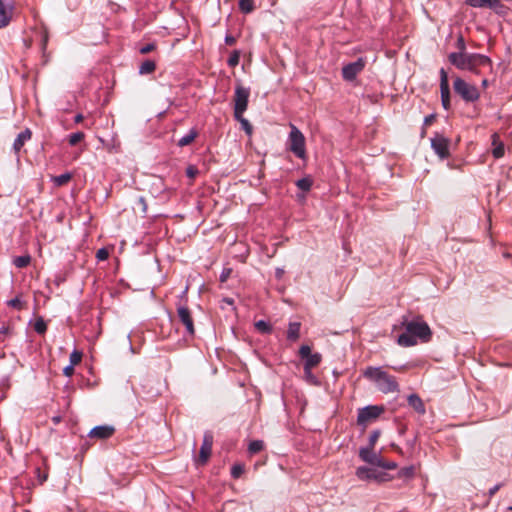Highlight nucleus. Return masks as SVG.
Wrapping results in <instances>:
<instances>
[{
	"label": "nucleus",
	"mask_w": 512,
	"mask_h": 512,
	"mask_svg": "<svg viewBox=\"0 0 512 512\" xmlns=\"http://www.w3.org/2000/svg\"><path fill=\"white\" fill-rule=\"evenodd\" d=\"M432 336L429 325L422 320H412L406 323L405 332L397 338V343L402 347H411L421 342H429Z\"/></svg>",
	"instance_id": "nucleus-1"
},
{
	"label": "nucleus",
	"mask_w": 512,
	"mask_h": 512,
	"mask_svg": "<svg viewBox=\"0 0 512 512\" xmlns=\"http://www.w3.org/2000/svg\"><path fill=\"white\" fill-rule=\"evenodd\" d=\"M362 375L365 379L374 383L377 389L384 394L399 391L396 378L384 371L382 367L368 366L363 370Z\"/></svg>",
	"instance_id": "nucleus-2"
},
{
	"label": "nucleus",
	"mask_w": 512,
	"mask_h": 512,
	"mask_svg": "<svg viewBox=\"0 0 512 512\" xmlns=\"http://www.w3.org/2000/svg\"><path fill=\"white\" fill-rule=\"evenodd\" d=\"M449 62L459 70H467L478 73V67L491 65V59L479 53H450Z\"/></svg>",
	"instance_id": "nucleus-3"
},
{
	"label": "nucleus",
	"mask_w": 512,
	"mask_h": 512,
	"mask_svg": "<svg viewBox=\"0 0 512 512\" xmlns=\"http://www.w3.org/2000/svg\"><path fill=\"white\" fill-rule=\"evenodd\" d=\"M290 132L287 138V149L297 158L305 160L307 158L306 139L304 134L292 123L289 124Z\"/></svg>",
	"instance_id": "nucleus-4"
},
{
	"label": "nucleus",
	"mask_w": 512,
	"mask_h": 512,
	"mask_svg": "<svg viewBox=\"0 0 512 512\" xmlns=\"http://www.w3.org/2000/svg\"><path fill=\"white\" fill-rule=\"evenodd\" d=\"M453 89L465 102H475L480 98L478 88L460 77L455 78Z\"/></svg>",
	"instance_id": "nucleus-5"
},
{
	"label": "nucleus",
	"mask_w": 512,
	"mask_h": 512,
	"mask_svg": "<svg viewBox=\"0 0 512 512\" xmlns=\"http://www.w3.org/2000/svg\"><path fill=\"white\" fill-rule=\"evenodd\" d=\"M250 96V88L238 83L234 92V118H239L247 110Z\"/></svg>",
	"instance_id": "nucleus-6"
},
{
	"label": "nucleus",
	"mask_w": 512,
	"mask_h": 512,
	"mask_svg": "<svg viewBox=\"0 0 512 512\" xmlns=\"http://www.w3.org/2000/svg\"><path fill=\"white\" fill-rule=\"evenodd\" d=\"M449 146L450 139L440 133H435L434 137L431 138V148L442 160L450 156Z\"/></svg>",
	"instance_id": "nucleus-7"
},
{
	"label": "nucleus",
	"mask_w": 512,
	"mask_h": 512,
	"mask_svg": "<svg viewBox=\"0 0 512 512\" xmlns=\"http://www.w3.org/2000/svg\"><path fill=\"white\" fill-rule=\"evenodd\" d=\"M177 316L179 321L185 326L186 334L194 336V321L190 309L185 304L179 303L177 305Z\"/></svg>",
	"instance_id": "nucleus-8"
},
{
	"label": "nucleus",
	"mask_w": 512,
	"mask_h": 512,
	"mask_svg": "<svg viewBox=\"0 0 512 512\" xmlns=\"http://www.w3.org/2000/svg\"><path fill=\"white\" fill-rule=\"evenodd\" d=\"M383 412V407L377 405H369L359 409L357 415V423L359 425H366L371 420L377 419Z\"/></svg>",
	"instance_id": "nucleus-9"
},
{
	"label": "nucleus",
	"mask_w": 512,
	"mask_h": 512,
	"mask_svg": "<svg viewBox=\"0 0 512 512\" xmlns=\"http://www.w3.org/2000/svg\"><path fill=\"white\" fill-rule=\"evenodd\" d=\"M299 356L305 360L304 370L314 368L322 361V355L318 352L311 353V348L308 345H302L299 349Z\"/></svg>",
	"instance_id": "nucleus-10"
},
{
	"label": "nucleus",
	"mask_w": 512,
	"mask_h": 512,
	"mask_svg": "<svg viewBox=\"0 0 512 512\" xmlns=\"http://www.w3.org/2000/svg\"><path fill=\"white\" fill-rule=\"evenodd\" d=\"M213 434L211 431H206L203 435V442L200 447L199 457L197 459V463L200 465H205L209 460L212 453L213 446Z\"/></svg>",
	"instance_id": "nucleus-11"
},
{
	"label": "nucleus",
	"mask_w": 512,
	"mask_h": 512,
	"mask_svg": "<svg viewBox=\"0 0 512 512\" xmlns=\"http://www.w3.org/2000/svg\"><path fill=\"white\" fill-rule=\"evenodd\" d=\"M365 60L358 58L355 62L348 63L342 68V77L346 81H353L365 67Z\"/></svg>",
	"instance_id": "nucleus-12"
},
{
	"label": "nucleus",
	"mask_w": 512,
	"mask_h": 512,
	"mask_svg": "<svg viewBox=\"0 0 512 512\" xmlns=\"http://www.w3.org/2000/svg\"><path fill=\"white\" fill-rule=\"evenodd\" d=\"M440 93H441V102L442 106L445 110H449L450 103V88L448 82V74L444 68L440 69Z\"/></svg>",
	"instance_id": "nucleus-13"
},
{
	"label": "nucleus",
	"mask_w": 512,
	"mask_h": 512,
	"mask_svg": "<svg viewBox=\"0 0 512 512\" xmlns=\"http://www.w3.org/2000/svg\"><path fill=\"white\" fill-rule=\"evenodd\" d=\"M359 457L362 461L373 465L378 466L381 456L374 452V448L371 447H361L359 449Z\"/></svg>",
	"instance_id": "nucleus-14"
},
{
	"label": "nucleus",
	"mask_w": 512,
	"mask_h": 512,
	"mask_svg": "<svg viewBox=\"0 0 512 512\" xmlns=\"http://www.w3.org/2000/svg\"><path fill=\"white\" fill-rule=\"evenodd\" d=\"M115 432V428L110 425H99L92 428L89 432V437L98 439H108Z\"/></svg>",
	"instance_id": "nucleus-15"
},
{
	"label": "nucleus",
	"mask_w": 512,
	"mask_h": 512,
	"mask_svg": "<svg viewBox=\"0 0 512 512\" xmlns=\"http://www.w3.org/2000/svg\"><path fill=\"white\" fill-rule=\"evenodd\" d=\"M356 476L360 480H377L383 481L384 475L377 473L375 470L366 466H360L356 469Z\"/></svg>",
	"instance_id": "nucleus-16"
},
{
	"label": "nucleus",
	"mask_w": 512,
	"mask_h": 512,
	"mask_svg": "<svg viewBox=\"0 0 512 512\" xmlns=\"http://www.w3.org/2000/svg\"><path fill=\"white\" fill-rule=\"evenodd\" d=\"M11 0H0V28L7 26L11 19Z\"/></svg>",
	"instance_id": "nucleus-17"
},
{
	"label": "nucleus",
	"mask_w": 512,
	"mask_h": 512,
	"mask_svg": "<svg viewBox=\"0 0 512 512\" xmlns=\"http://www.w3.org/2000/svg\"><path fill=\"white\" fill-rule=\"evenodd\" d=\"M32 132L30 129L26 128L22 132H20L13 143V150L16 154L20 152L25 143L31 139Z\"/></svg>",
	"instance_id": "nucleus-18"
},
{
	"label": "nucleus",
	"mask_w": 512,
	"mask_h": 512,
	"mask_svg": "<svg viewBox=\"0 0 512 512\" xmlns=\"http://www.w3.org/2000/svg\"><path fill=\"white\" fill-rule=\"evenodd\" d=\"M492 145H493V150H492L493 157L496 159L503 157L504 153H505V145L500 140V137L497 133H494L492 135Z\"/></svg>",
	"instance_id": "nucleus-19"
},
{
	"label": "nucleus",
	"mask_w": 512,
	"mask_h": 512,
	"mask_svg": "<svg viewBox=\"0 0 512 512\" xmlns=\"http://www.w3.org/2000/svg\"><path fill=\"white\" fill-rule=\"evenodd\" d=\"M300 329V322H290L287 330V340L291 342L297 341L300 337Z\"/></svg>",
	"instance_id": "nucleus-20"
},
{
	"label": "nucleus",
	"mask_w": 512,
	"mask_h": 512,
	"mask_svg": "<svg viewBox=\"0 0 512 512\" xmlns=\"http://www.w3.org/2000/svg\"><path fill=\"white\" fill-rule=\"evenodd\" d=\"M408 404L418 413H425V405L422 399L417 394H411L408 396Z\"/></svg>",
	"instance_id": "nucleus-21"
},
{
	"label": "nucleus",
	"mask_w": 512,
	"mask_h": 512,
	"mask_svg": "<svg viewBox=\"0 0 512 512\" xmlns=\"http://www.w3.org/2000/svg\"><path fill=\"white\" fill-rule=\"evenodd\" d=\"M197 136V130L195 128H192L186 135H184L178 140L177 145L179 147L188 146L196 139Z\"/></svg>",
	"instance_id": "nucleus-22"
},
{
	"label": "nucleus",
	"mask_w": 512,
	"mask_h": 512,
	"mask_svg": "<svg viewBox=\"0 0 512 512\" xmlns=\"http://www.w3.org/2000/svg\"><path fill=\"white\" fill-rule=\"evenodd\" d=\"M156 69V64L153 60L147 59L141 63L139 66V74L146 75L154 72Z\"/></svg>",
	"instance_id": "nucleus-23"
},
{
	"label": "nucleus",
	"mask_w": 512,
	"mask_h": 512,
	"mask_svg": "<svg viewBox=\"0 0 512 512\" xmlns=\"http://www.w3.org/2000/svg\"><path fill=\"white\" fill-rule=\"evenodd\" d=\"M496 14L504 16L506 15L508 8L500 2V0H491V4L489 6Z\"/></svg>",
	"instance_id": "nucleus-24"
},
{
	"label": "nucleus",
	"mask_w": 512,
	"mask_h": 512,
	"mask_svg": "<svg viewBox=\"0 0 512 512\" xmlns=\"http://www.w3.org/2000/svg\"><path fill=\"white\" fill-rule=\"evenodd\" d=\"M239 9L244 14H249L254 11L255 4L253 0H239Z\"/></svg>",
	"instance_id": "nucleus-25"
},
{
	"label": "nucleus",
	"mask_w": 512,
	"mask_h": 512,
	"mask_svg": "<svg viewBox=\"0 0 512 512\" xmlns=\"http://www.w3.org/2000/svg\"><path fill=\"white\" fill-rule=\"evenodd\" d=\"M255 328L258 332L262 334H270L273 330L272 325L265 321V320H259L255 323Z\"/></svg>",
	"instance_id": "nucleus-26"
},
{
	"label": "nucleus",
	"mask_w": 512,
	"mask_h": 512,
	"mask_svg": "<svg viewBox=\"0 0 512 512\" xmlns=\"http://www.w3.org/2000/svg\"><path fill=\"white\" fill-rule=\"evenodd\" d=\"M295 184L300 190L308 192L312 187L313 181L310 177H303L297 180Z\"/></svg>",
	"instance_id": "nucleus-27"
},
{
	"label": "nucleus",
	"mask_w": 512,
	"mask_h": 512,
	"mask_svg": "<svg viewBox=\"0 0 512 512\" xmlns=\"http://www.w3.org/2000/svg\"><path fill=\"white\" fill-rule=\"evenodd\" d=\"M71 178H72V174L69 172H66V173H63V174L53 177L52 180L56 186H63L65 184H67L71 180Z\"/></svg>",
	"instance_id": "nucleus-28"
},
{
	"label": "nucleus",
	"mask_w": 512,
	"mask_h": 512,
	"mask_svg": "<svg viewBox=\"0 0 512 512\" xmlns=\"http://www.w3.org/2000/svg\"><path fill=\"white\" fill-rule=\"evenodd\" d=\"M30 261H31L30 255H22V256L15 257L13 259V264L17 268H25L30 264Z\"/></svg>",
	"instance_id": "nucleus-29"
},
{
	"label": "nucleus",
	"mask_w": 512,
	"mask_h": 512,
	"mask_svg": "<svg viewBox=\"0 0 512 512\" xmlns=\"http://www.w3.org/2000/svg\"><path fill=\"white\" fill-rule=\"evenodd\" d=\"M415 474L414 466L403 467L398 471L399 478L412 479Z\"/></svg>",
	"instance_id": "nucleus-30"
},
{
	"label": "nucleus",
	"mask_w": 512,
	"mask_h": 512,
	"mask_svg": "<svg viewBox=\"0 0 512 512\" xmlns=\"http://www.w3.org/2000/svg\"><path fill=\"white\" fill-rule=\"evenodd\" d=\"M264 442L262 440H253L249 443L248 451L250 454H256L263 450Z\"/></svg>",
	"instance_id": "nucleus-31"
},
{
	"label": "nucleus",
	"mask_w": 512,
	"mask_h": 512,
	"mask_svg": "<svg viewBox=\"0 0 512 512\" xmlns=\"http://www.w3.org/2000/svg\"><path fill=\"white\" fill-rule=\"evenodd\" d=\"M466 4L474 8H489L491 0H466Z\"/></svg>",
	"instance_id": "nucleus-32"
},
{
	"label": "nucleus",
	"mask_w": 512,
	"mask_h": 512,
	"mask_svg": "<svg viewBox=\"0 0 512 512\" xmlns=\"http://www.w3.org/2000/svg\"><path fill=\"white\" fill-rule=\"evenodd\" d=\"M33 327H34L35 332H37L38 334H44L47 330V324L41 317H39L35 320Z\"/></svg>",
	"instance_id": "nucleus-33"
},
{
	"label": "nucleus",
	"mask_w": 512,
	"mask_h": 512,
	"mask_svg": "<svg viewBox=\"0 0 512 512\" xmlns=\"http://www.w3.org/2000/svg\"><path fill=\"white\" fill-rule=\"evenodd\" d=\"M85 137V134L81 131H78V132H75V133H72L69 135V144L71 146H75L77 145L79 142H81Z\"/></svg>",
	"instance_id": "nucleus-34"
},
{
	"label": "nucleus",
	"mask_w": 512,
	"mask_h": 512,
	"mask_svg": "<svg viewBox=\"0 0 512 512\" xmlns=\"http://www.w3.org/2000/svg\"><path fill=\"white\" fill-rule=\"evenodd\" d=\"M240 60V52L238 50H234L227 60V64L229 67H236L239 64Z\"/></svg>",
	"instance_id": "nucleus-35"
},
{
	"label": "nucleus",
	"mask_w": 512,
	"mask_h": 512,
	"mask_svg": "<svg viewBox=\"0 0 512 512\" xmlns=\"http://www.w3.org/2000/svg\"><path fill=\"white\" fill-rule=\"evenodd\" d=\"M242 126V129L246 132V134L250 135L252 133V125L250 122L243 117V115H240L239 118H235Z\"/></svg>",
	"instance_id": "nucleus-36"
},
{
	"label": "nucleus",
	"mask_w": 512,
	"mask_h": 512,
	"mask_svg": "<svg viewBox=\"0 0 512 512\" xmlns=\"http://www.w3.org/2000/svg\"><path fill=\"white\" fill-rule=\"evenodd\" d=\"M245 467L243 464H235L231 468V476L234 479H237L241 477V475L244 473Z\"/></svg>",
	"instance_id": "nucleus-37"
},
{
	"label": "nucleus",
	"mask_w": 512,
	"mask_h": 512,
	"mask_svg": "<svg viewBox=\"0 0 512 512\" xmlns=\"http://www.w3.org/2000/svg\"><path fill=\"white\" fill-rule=\"evenodd\" d=\"M135 205L140 209L143 215L147 213L148 206L145 197L139 196L136 199Z\"/></svg>",
	"instance_id": "nucleus-38"
},
{
	"label": "nucleus",
	"mask_w": 512,
	"mask_h": 512,
	"mask_svg": "<svg viewBox=\"0 0 512 512\" xmlns=\"http://www.w3.org/2000/svg\"><path fill=\"white\" fill-rule=\"evenodd\" d=\"M82 352L81 351H78V350H74L72 351V353L70 354V364L69 365H77L81 360H82Z\"/></svg>",
	"instance_id": "nucleus-39"
},
{
	"label": "nucleus",
	"mask_w": 512,
	"mask_h": 512,
	"mask_svg": "<svg viewBox=\"0 0 512 512\" xmlns=\"http://www.w3.org/2000/svg\"><path fill=\"white\" fill-rule=\"evenodd\" d=\"M380 430H374L370 433V436H369V440H368V445L366 447H371V448H374L376 442L378 441L379 437H380Z\"/></svg>",
	"instance_id": "nucleus-40"
},
{
	"label": "nucleus",
	"mask_w": 512,
	"mask_h": 512,
	"mask_svg": "<svg viewBox=\"0 0 512 512\" xmlns=\"http://www.w3.org/2000/svg\"><path fill=\"white\" fill-rule=\"evenodd\" d=\"M312 369H313V368H309L308 370H304V377H305V379H306L309 383L316 385V384H318V379H317V377L313 374Z\"/></svg>",
	"instance_id": "nucleus-41"
},
{
	"label": "nucleus",
	"mask_w": 512,
	"mask_h": 512,
	"mask_svg": "<svg viewBox=\"0 0 512 512\" xmlns=\"http://www.w3.org/2000/svg\"><path fill=\"white\" fill-rule=\"evenodd\" d=\"M377 467H381L383 469H387V470H394L397 468V464L396 462H393V461H385L383 460L382 458L380 459V462L378 464Z\"/></svg>",
	"instance_id": "nucleus-42"
},
{
	"label": "nucleus",
	"mask_w": 512,
	"mask_h": 512,
	"mask_svg": "<svg viewBox=\"0 0 512 512\" xmlns=\"http://www.w3.org/2000/svg\"><path fill=\"white\" fill-rule=\"evenodd\" d=\"M456 47L458 48L457 53H467L466 52V43L462 35H459L456 41Z\"/></svg>",
	"instance_id": "nucleus-43"
},
{
	"label": "nucleus",
	"mask_w": 512,
	"mask_h": 512,
	"mask_svg": "<svg viewBox=\"0 0 512 512\" xmlns=\"http://www.w3.org/2000/svg\"><path fill=\"white\" fill-rule=\"evenodd\" d=\"M198 172V169L193 165H189L186 168V176L190 179H194L197 176Z\"/></svg>",
	"instance_id": "nucleus-44"
},
{
	"label": "nucleus",
	"mask_w": 512,
	"mask_h": 512,
	"mask_svg": "<svg viewBox=\"0 0 512 512\" xmlns=\"http://www.w3.org/2000/svg\"><path fill=\"white\" fill-rule=\"evenodd\" d=\"M8 306L20 310L22 308V303L18 297H15L7 302Z\"/></svg>",
	"instance_id": "nucleus-45"
},
{
	"label": "nucleus",
	"mask_w": 512,
	"mask_h": 512,
	"mask_svg": "<svg viewBox=\"0 0 512 512\" xmlns=\"http://www.w3.org/2000/svg\"><path fill=\"white\" fill-rule=\"evenodd\" d=\"M155 48H156V46L154 43H148L140 48V53L148 54V53L152 52Z\"/></svg>",
	"instance_id": "nucleus-46"
},
{
	"label": "nucleus",
	"mask_w": 512,
	"mask_h": 512,
	"mask_svg": "<svg viewBox=\"0 0 512 512\" xmlns=\"http://www.w3.org/2000/svg\"><path fill=\"white\" fill-rule=\"evenodd\" d=\"M109 256L108 251L105 248H101L97 251L96 257L98 260H105Z\"/></svg>",
	"instance_id": "nucleus-47"
},
{
	"label": "nucleus",
	"mask_w": 512,
	"mask_h": 512,
	"mask_svg": "<svg viewBox=\"0 0 512 512\" xmlns=\"http://www.w3.org/2000/svg\"><path fill=\"white\" fill-rule=\"evenodd\" d=\"M502 487V483H499V484H496L494 485L493 487H491L488 491V495L489 497H492L494 496L498 491L499 489Z\"/></svg>",
	"instance_id": "nucleus-48"
},
{
	"label": "nucleus",
	"mask_w": 512,
	"mask_h": 512,
	"mask_svg": "<svg viewBox=\"0 0 512 512\" xmlns=\"http://www.w3.org/2000/svg\"><path fill=\"white\" fill-rule=\"evenodd\" d=\"M74 373V366L73 365H68L66 366L64 369H63V374L67 377H70L72 376Z\"/></svg>",
	"instance_id": "nucleus-49"
},
{
	"label": "nucleus",
	"mask_w": 512,
	"mask_h": 512,
	"mask_svg": "<svg viewBox=\"0 0 512 512\" xmlns=\"http://www.w3.org/2000/svg\"><path fill=\"white\" fill-rule=\"evenodd\" d=\"M231 273V269H224L220 274V281L225 282Z\"/></svg>",
	"instance_id": "nucleus-50"
},
{
	"label": "nucleus",
	"mask_w": 512,
	"mask_h": 512,
	"mask_svg": "<svg viewBox=\"0 0 512 512\" xmlns=\"http://www.w3.org/2000/svg\"><path fill=\"white\" fill-rule=\"evenodd\" d=\"M435 119V115L434 114H430V115H427L425 118H424V126H428L430 125Z\"/></svg>",
	"instance_id": "nucleus-51"
},
{
	"label": "nucleus",
	"mask_w": 512,
	"mask_h": 512,
	"mask_svg": "<svg viewBox=\"0 0 512 512\" xmlns=\"http://www.w3.org/2000/svg\"><path fill=\"white\" fill-rule=\"evenodd\" d=\"M235 42H236V38L234 36H232V35H226L225 36V43L227 45H230V46L234 45Z\"/></svg>",
	"instance_id": "nucleus-52"
},
{
	"label": "nucleus",
	"mask_w": 512,
	"mask_h": 512,
	"mask_svg": "<svg viewBox=\"0 0 512 512\" xmlns=\"http://www.w3.org/2000/svg\"><path fill=\"white\" fill-rule=\"evenodd\" d=\"M8 332H9V327L8 326L3 325L0 328V335H6Z\"/></svg>",
	"instance_id": "nucleus-53"
},
{
	"label": "nucleus",
	"mask_w": 512,
	"mask_h": 512,
	"mask_svg": "<svg viewBox=\"0 0 512 512\" xmlns=\"http://www.w3.org/2000/svg\"><path fill=\"white\" fill-rule=\"evenodd\" d=\"M84 119L83 115L82 114H77L75 117H74V122L75 123H80L82 122Z\"/></svg>",
	"instance_id": "nucleus-54"
},
{
	"label": "nucleus",
	"mask_w": 512,
	"mask_h": 512,
	"mask_svg": "<svg viewBox=\"0 0 512 512\" xmlns=\"http://www.w3.org/2000/svg\"><path fill=\"white\" fill-rule=\"evenodd\" d=\"M283 273H284V270H283V269H280V268H277V269H276V277H277L278 279H280V278L282 277Z\"/></svg>",
	"instance_id": "nucleus-55"
},
{
	"label": "nucleus",
	"mask_w": 512,
	"mask_h": 512,
	"mask_svg": "<svg viewBox=\"0 0 512 512\" xmlns=\"http://www.w3.org/2000/svg\"><path fill=\"white\" fill-rule=\"evenodd\" d=\"M482 85H483L484 87H486V86L488 85V80H487V79H484V80L482 81Z\"/></svg>",
	"instance_id": "nucleus-56"
},
{
	"label": "nucleus",
	"mask_w": 512,
	"mask_h": 512,
	"mask_svg": "<svg viewBox=\"0 0 512 512\" xmlns=\"http://www.w3.org/2000/svg\"><path fill=\"white\" fill-rule=\"evenodd\" d=\"M53 421H54V423H59L60 422V417H54Z\"/></svg>",
	"instance_id": "nucleus-57"
},
{
	"label": "nucleus",
	"mask_w": 512,
	"mask_h": 512,
	"mask_svg": "<svg viewBox=\"0 0 512 512\" xmlns=\"http://www.w3.org/2000/svg\"><path fill=\"white\" fill-rule=\"evenodd\" d=\"M503 256H504V257H506V258H508V257H510V254H509V253H507V252H505V253H503Z\"/></svg>",
	"instance_id": "nucleus-58"
},
{
	"label": "nucleus",
	"mask_w": 512,
	"mask_h": 512,
	"mask_svg": "<svg viewBox=\"0 0 512 512\" xmlns=\"http://www.w3.org/2000/svg\"><path fill=\"white\" fill-rule=\"evenodd\" d=\"M509 510L512 511V505L509 507Z\"/></svg>",
	"instance_id": "nucleus-59"
}]
</instances>
